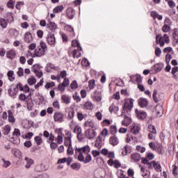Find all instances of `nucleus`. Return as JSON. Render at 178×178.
<instances>
[{"label": "nucleus", "instance_id": "obj_1", "mask_svg": "<svg viewBox=\"0 0 178 178\" xmlns=\"http://www.w3.org/2000/svg\"><path fill=\"white\" fill-rule=\"evenodd\" d=\"M47 49V44L44 41H40V45L35 49L34 54L28 51V54L31 56V58H41L45 55V50Z\"/></svg>", "mask_w": 178, "mask_h": 178}, {"label": "nucleus", "instance_id": "obj_2", "mask_svg": "<svg viewBox=\"0 0 178 178\" xmlns=\"http://www.w3.org/2000/svg\"><path fill=\"white\" fill-rule=\"evenodd\" d=\"M90 146L86 145L81 148H76L75 152L79 154V159L84 161V155L90 154Z\"/></svg>", "mask_w": 178, "mask_h": 178}, {"label": "nucleus", "instance_id": "obj_3", "mask_svg": "<svg viewBox=\"0 0 178 178\" xmlns=\"http://www.w3.org/2000/svg\"><path fill=\"white\" fill-rule=\"evenodd\" d=\"M134 104V99H129L127 100L122 107V113H127L128 115H130V112H131V110L133 109Z\"/></svg>", "mask_w": 178, "mask_h": 178}, {"label": "nucleus", "instance_id": "obj_4", "mask_svg": "<svg viewBox=\"0 0 178 178\" xmlns=\"http://www.w3.org/2000/svg\"><path fill=\"white\" fill-rule=\"evenodd\" d=\"M170 41L169 35L166 33H165L163 36H161V35H157L156 36V43L159 44L160 47H164L165 42H166V44H169Z\"/></svg>", "mask_w": 178, "mask_h": 178}, {"label": "nucleus", "instance_id": "obj_5", "mask_svg": "<svg viewBox=\"0 0 178 178\" xmlns=\"http://www.w3.org/2000/svg\"><path fill=\"white\" fill-rule=\"evenodd\" d=\"M47 42L51 47H55V44H56V39L55 38V35L49 33L47 34L46 37Z\"/></svg>", "mask_w": 178, "mask_h": 178}, {"label": "nucleus", "instance_id": "obj_6", "mask_svg": "<svg viewBox=\"0 0 178 178\" xmlns=\"http://www.w3.org/2000/svg\"><path fill=\"white\" fill-rule=\"evenodd\" d=\"M78 161L79 162H83V163H90L91 161H92V156H91V154H83V160L80 159V154L78 156Z\"/></svg>", "mask_w": 178, "mask_h": 178}, {"label": "nucleus", "instance_id": "obj_7", "mask_svg": "<svg viewBox=\"0 0 178 178\" xmlns=\"http://www.w3.org/2000/svg\"><path fill=\"white\" fill-rule=\"evenodd\" d=\"M47 29H48L51 33H55L58 29V24L54 22L49 21L47 24Z\"/></svg>", "mask_w": 178, "mask_h": 178}, {"label": "nucleus", "instance_id": "obj_8", "mask_svg": "<svg viewBox=\"0 0 178 178\" xmlns=\"http://www.w3.org/2000/svg\"><path fill=\"white\" fill-rule=\"evenodd\" d=\"M63 118H65V115L61 112H56L54 115V122H58V123L63 122Z\"/></svg>", "mask_w": 178, "mask_h": 178}, {"label": "nucleus", "instance_id": "obj_9", "mask_svg": "<svg viewBox=\"0 0 178 178\" xmlns=\"http://www.w3.org/2000/svg\"><path fill=\"white\" fill-rule=\"evenodd\" d=\"M104 140L105 139L102 140V137L101 136H99L95 140V147H96V148H98V149H100V148H102V146L105 144L104 142Z\"/></svg>", "mask_w": 178, "mask_h": 178}, {"label": "nucleus", "instance_id": "obj_10", "mask_svg": "<svg viewBox=\"0 0 178 178\" xmlns=\"http://www.w3.org/2000/svg\"><path fill=\"white\" fill-rule=\"evenodd\" d=\"M135 112L138 119L144 120V119L147 118V113L143 111H138V109H136Z\"/></svg>", "mask_w": 178, "mask_h": 178}, {"label": "nucleus", "instance_id": "obj_11", "mask_svg": "<svg viewBox=\"0 0 178 178\" xmlns=\"http://www.w3.org/2000/svg\"><path fill=\"white\" fill-rule=\"evenodd\" d=\"M152 165L156 172H162V167L161 166V163L156 162V161H151L149 163V165L152 166Z\"/></svg>", "mask_w": 178, "mask_h": 178}, {"label": "nucleus", "instance_id": "obj_12", "mask_svg": "<svg viewBox=\"0 0 178 178\" xmlns=\"http://www.w3.org/2000/svg\"><path fill=\"white\" fill-rule=\"evenodd\" d=\"M138 105L140 108H147L148 106V100L145 98L140 97L138 100Z\"/></svg>", "mask_w": 178, "mask_h": 178}, {"label": "nucleus", "instance_id": "obj_13", "mask_svg": "<svg viewBox=\"0 0 178 178\" xmlns=\"http://www.w3.org/2000/svg\"><path fill=\"white\" fill-rule=\"evenodd\" d=\"M24 42H26V44H31L33 42V35H31V33L26 32L24 34Z\"/></svg>", "mask_w": 178, "mask_h": 178}, {"label": "nucleus", "instance_id": "obj_14", "mask_svg": "<svg viewBox=\"0 0 178 178\" xmlns=\"http://www.w3.org/2000/svg\"><path fill=\"white\" fill-rule=\"evenodd\" d=\"M163 68V64L162 63H156L152 67V70H154V73H158L161 72V70H162Z\"/></svg>", "mask_w": 178, "mask_h": 178}, {"label": "nucleus", "instance_id": "obj_15", "mask_svg": "<svg viewBox=\"0 0 178 178\" xmlns=\"http://www.w3.org/2000/svg\"><path fill=\"white\" fill-rule=\"evenodd\" d=\"M24 161L26 162V169H30L32 165H34V160L33 159H31L30 157H25Z\"/></svg>", "mask_w": 178, "mask_h": 178}, {"label": "nucleus", "instance_id": "obj_16", "mask_svg": "<svg viewBox=\"0 0 178 178\" xmlns=\"http://www.w3.org/2000/svg\"><path fill=\"white\" fill-rule=\"evenodd\" d=\"M86 136L89 140L92 139L93 137L97 136V133L93 129H88L86 131Z\"/></svg>", "mask_w": 178, "mask_h": 178}, {"label": "nucleus", "instance_id": "obj_17", "mask_svg": "<svg viewBox=\"0 0 178 178\" xmlns=\"http://www.w3.org/2000/svg\"><path fill=\"white\" fill-rule=\"evenodd\" d=\"M76 15V10L72 8H68L67 9V16L69 19H73Z\"/></svg>", "mask_w": 178, "mask_h": 178}, {"label": "nucleus", "instance_id": "obj_18", "mask_svg": "<svg viewBox=\"0 0 178 178\" xmlns=\"http://www.w3.org/2000/svg\"><path fill=\"white\" fill-rule=\"evenodd\" d=\"M109 143L113 147H115L119 144V138L116 136H111L109 139Z\"/></svg>", "mask_w": 178, "mask_h": 178}, {"label": "nucleus", "instance_id": "obj_19", "mask_svg": "<svg viewBox=\"0 0 178 178\" xmlns=\"http://www.w3.org/2000/svg\"><path fill=\"white\" fill-rule=\"evenodd\" d=\"M134 80H136V83H138V84H140L142 79H141V76L140 75H132L130 76V81H131L132 83H134Z\"/></svg>", "mask_w": 178, "mask_h": 178}, {"label": "nucleus", "instance_id": "obj_20", "mask_svg": "<svg viewBox=\"0 0 178 178\" xmlns=\"http://www.w3.org/2000/svg\"><path fill=\"white\" fill-rule=\"evenodd\" d=\"M61 99L63 104H66L67 105H69V104H70V101L72 100V97L67 95H63L61 96Z\"/></svg>", "mask_w": 178, "mask_h": 178}, {"label": "nucleus", "instance_id": "obj_21", "mask_svg": "<svg viewBox=\"0 0 178 178\" xmlns=\"http://www.w3.org/2000/svg\"><path fill=\"white\" fill-rule=\"evenodd\" d=\"M131 159H132V161H134L135 162H139V161L141 160V154H140V153H133L131 155Z\"/></svg>", "mask_w": 178, "mask_h": 178}, {"label": "nucleus", "instance_id": "obj_22", "mask_svg": "<svg viewBox=\"0 0 178 178\" xmlns=\"http://www.w3.org/2000/svg\"><path fill=\"white\" fill-rule=\"evenodd\" d=\"M6 56L8 59H15V56H16V51L13 49H10L7 51Z\"/></svg>", "mask_w": 178, "mask_h": 178}, {"label": "nucleus", "instance_id": "obj_23", "mask_svg": "<svg viewBox=\"0 0 178 178\" xmlns=\"http://www.w3.org/2000/svg\"><path fill=\"white\" fill-rule=\"evenodd\" d=\"M8 122L10 123H15L16 122V119L13 116V113L12 112V111L8 110Z\"/></svg>", "mask_w": 178, "mask_h": 178}, {"label": "nucleus", "instance_id": "obj_24", "mask_svg": "<svg viewBox=\"0 0 178 178\" xmlns=\"http://www.w3.org/2000/svg\"><path fill=\"white\" fill-rule=\"evenodd\" d=\"M83 109L92 111V109H94V104L91 102H86L83 105Z\"/></svg>", "mask_w": 178, "mask_h": 178}, {"label": "nucleus", "instance_id": "obj_25", "mask_svg": "<svg viewBox=\"0 0 178 178\" xmlns=\"http://www.w3.org/2000/svg\"><path fill=\"white\" fill-rule=\"evenodd\" d=\"M58 67L55 66V65L52 64V63H49L47 64V72H48L49 73H51V70H58Z\"/></svg>", "mask_w": 178, "mask_h": 178}, {"label": "nucleus", "instance_id": "obj_26", "mask_svg": "<svg viewBox=\"0 0 178 178\" xmlns=\"http://www.w3.org/2000/svg\"><path fill=\"white\" fill-rule=\"evenodd\" d=\"M131 123V118L127 116H124V120L122 121V126H129Z\"/></svg>", "mask_w": 178, "mask_h": 178}, {"label": "nucleus", "instance_id": "obj_27", "mask_svg": "<svg viewBox=\"0 0 178 178\" xmlns=\"http://www.w3.org/2000/svg\"><path fill=\"white\" fill-rule=\"evenodd\" d=\"M71 169L73 170H80V168H81V164L80 163H73L70 165Z\"/></svg>", "mask_w": 178, "mask_h": 178}, {"label": "nucleus", "instance_id": "obj_28", "mask_svg": "<svg viewBox=\"0 0 178 178\" xmlns=\"http://www.w3.org/2000/svg\"><path fill=\"white\" fill-rule=\"evenodd\" d=\"M8 94L10 97H13L15 98L16 95H17V89L16 88L8 89Z\"/></svg>", "mask_w": 178, "mask_h": 178}, {"label": "nucleus", "instance_id": "obj_29", "mask_svg": "<svg viewBox=\"0 0 178 178\" xmlns=\"http://www.w3.org/2000/svg\"><path fill=\"white\" fill-rule=\"evenodd\" d=\"M64 145L65 147H72V138L65 137L64 140Z\"/></svg>", "mask_w": 178, "mask_h": 178}, {"label": "nucleus", "instance_id": "obj_30", "mask_svg": "<svg viewBox=\"0 0 178 178\" xmlns=\"http://www.w3.org/2000/svg\"><path fill=\"white\" fill-rule=\"evenodd\" d=\"M127 154H130V146L125 145L122 149V155H123V156H126Z\"/></svg>", "mask_w": 178, "mask_h": 178}, {"label": "nucleus", "instance_id": "obj_31", "mask_svg": "<svg viewBox=\"0 0 178 178\" xmlns=\"http://www.w3.org/2000/svg\"><path fill=\"white\" fill-rule=\"evenodd\" d=\"M109 111H110L111 113H115V114H117L118 112L119 111V107L116 106L115 105H111L109 107Z\"/></svg>", "mask_w": 178, "mask_h": 178}, {"label": "nucleus", "instance_id": "obj_32", "mask_svg": "<svg viewBox=\"0 0 178 178\" xmlns=\"http://www.w3.org/2000/svg\"><path fill=\"white\" fill-rule=\"evenodd\" d=\"M64 30H65V31H68V33H71L72 35H74V29L73 27H72V26L65 25Z\"/></svg>", "mask_w": 178, "mask_h": 178}, {"label": "nucleus", "instance_id": "obj_33", "mask_svg": "<svg viewBox=\"0 0 178 178\" xmlns=\"http://www.w3.org/2000/svg\"><path fill=\"white\" fill-rule=\"evenodd\" d=\"M0 26L2 29H6L8 27V21L4 18H0Z\"/></svg>", "mask_w": 178, "mask_h": 178}, {"label": "nucleus", "instance_id": "obj_34", "mask_svg": "<svg viewBox=\"0 0 178 178\" xmlns=\"http://www.w3.org/2000/svg\"><path fill=\"white\" fill-rule=\"evenodd\" d=\"M140 131V127L137 125H134L131 127V132L133 133V134H138Z\"/></svg>", "mask_w": 178, "mask_h": 178}, {"label": "nucleus", "instance_id": "obj_35", "mask_svg": "<svg viewBox=\"0 0 178 178\" xmlns=\"http://www.w3.org/2000/svg\"><path fill=\"white\" fill-rule=\"evenodd\" d=\"M72 45L74 47H77L78 51H83V48L80 46V43L77 40H72Z\"/></svg>", "mask_w": 178, "mask_h": 178}, {"label": "nucleus", "instance_id": "obj_36", "mask_svg": "<svg viewBox=\"0 0 178 178\" xmlns=\"http://www.w3.org/2000/svg\"><path fill=\"white\" fill-rule=\"evenodd\" d=\"M3 133L4 136H8V134H9L10 133V126L6 125L3 128Z\"/></svg>", "mask_w": 178, "mask_h": 178}, {"label": "nucleus", "instance_id": "obj_37", "mask_svg": "<svg viewBox=\"0 0 178 178\" xmlns=\"http://www.w3.org/2000/svg\"><path fill=\"white\" fill-rule=\"evenodd\" d=\"M156 111L157 116H159V118H161V116L163 115V108H162V106H157L156 108Z\"/></svg>", "mask_w": 178, "mask_h": 178}, {"label": "nucleus", "instance_id": "obj_38", "mask_svg": "<svg viewBox=\"0 0 178 178\" xmlns=\"http://www.w3.org/2000/svg\"><path fill=\"white\" fill-rule=\"evenodd\" d=\"M147 130L149 131V133H154V134H156V129L155 128V126L152 124L148 126Z\"/></svg>", "mask_w": 178, "mask_h": 178}, {"label": "nucleus", "instance_id": "obj_39", "mask_svg": "<svg viewBox=\"0 0 178 178\" xmlns=\"http://www.w3.org/2000/svg\"><path fill=\"white\" fill-rule=\"evenodd\" d=\"M88 87L90 90H94L95 88V80L92 79L88 81Z\"/></svg>", "mask_w": 178, "mask_h": 178}, {"label": "nucleus", "instance_id": "obj_40", "mask_svg": "<svg viewBox=\"0 0 178 178\" xmlns=\"http://www.w3.org/2000/svg\"><path fill=\"white\" fill-rule=\"evenodd\" d=\"M15 74V72L12 70L8 71L7 76L10 80V81H14L15 77H13V75Z\"/></svg>", "mask_w": 178, "mask_h": 178}, {"label": "nucleus", "instance_id": "obj_41", "mask_svg": "<svg viewBox=\"0 0 178 178\" xmlns=\"http://www.w3.org/2000/svg\"><path fill=\"white\" fill-rule=\"evenodd\" d=\"M110 131L113 136H115V134L118 133V128H116V125H111L110 127Z\"/></svg>", "mask_w": 178, "mask_h": 178}, {"label": "nucleus", "instance_id": "obj_42", "mask_svg": "<svg viewBox=\"0 0 178 178\" xmlns=\"http://www.w3.org/2000/svg\"><path fill=\"white\" fill-rule=\"evenodd\" d=\"M52 141H56V137L54 136V134H50L49 136L48 137V139L47 140V143H51Z\"/></svg>", "mask_w": 178, "mask_h": 178}, {"label": "nucleus", "instance_id": "obj_43", "mask_svg": "<svg viewBox=\"0 0 178 178\" xmlns=\"http://www.w3.org/2000/svg\"><path fill=\"white\" fill-rule=\"evenodd\" d=\"M62 10H63V6H58L53 10V12L54 13H60Z\"/></svg>", "mask_w": 178, "mask_h": 178}, {"label": "nucleus", "instance_id": "obj_44", "mask_svg": "<svg viewBox=\"0 0 178 178\" xmlns=\"http://www.w3.org/2000/svg\"><path fill=\"white\" fill-rule=\"evenodd\" d=\"M41 70V67H40V65L38 64H35L32 66V72L35 73L36 72H39Z\"/></svg>", "mask_w": 178, "mask_h": 178}, {"label": "nucleus", "instance_id": "obj_45", "mask_svg": "<svg viewBox=\"0 0 178 178\" xmlns=\"http://www.w3.org/2000/svg\"><path fill=\"white\" fill-rule=\"evenodd\" d=\"M34 140L37 145H41L42 144V138L40 136H35Z\"/></svg>", "mask_w": 178, "mask_h": 178}, {"label": "nucleus", "instance_id": "obj_46", "mask_svg": "<svg viewBox=\"0 0 178 178\" xmlns=\"http://www.w3.org/2000/svg\"><path fill=\"white\" fill-rule=\"evenodd\" d=\"M14 156H16V158H20L22 155V152L17 149H14Z\"/></svg>", "mask_w": 178, "mask_h": 178}, {"label": "nucleus", "instance_id": "obj_47", "mask_svg": "<svg viewBox=\"0 0 178 178\" xmlns=\"http://www.w3.org/2000/svg\"><path fill=\"white\" fill-rule=\"evenodd\" d=\"M165 2H168V6L171 8V9H173L176 6V3L173 1L172 0H165Z\"/></svg>", "mask_w": 178, "mask_h": 178}, {"label": "nucleus", "instance_id": "obj_48", "mask_svg": "<svg viewBox=\"0 0 178 178\" xmlns=\"http://www.w3.org/2000/svg\"><path fill=\"white\" fill-rule=\"evenodd\" d=\"M156 94H158V90L156 89H154L153 90V99H154V102H156V104H157V102H159V100L158 99V97H156Z\"/></svg>", "mask_w": 178, "mask_h": 178}, {"label": "nucleus", "instance_id": "obj_49", "mask_svg": "<svg viewBox=\"0 0 178 178\" xmlns=\"http://www.w3.org/2000/svg\"><path fill=\"white\" fill-rule=\"evenodd\" d=\"M44 166V164L40 163L35 166V172H42L44 170V168L42 167Z\"/></svg>", "mask_w": 178, "mask_h": 178}, {"label": "nucleus", "instance_id": "obj_50", "mask_svg": "<svg viewBox=\"0 0 178 178\" xmlns=\"http://www.w3.org/2000/svg\"><path fill=\"white\" fill-rule=\"evenodd\" d=\"M15 1L13 0H9L7 3L8 8H10V9H13L15 8Z\"/></svg>", "mask_w": 178, "mask_h": 178}, {"label": "nucleus", "instance_id": "obj_51", "mask_svg": "<svg viewBox=\"0 0 178 178\" xmlns=\"http://www.w3.org/2000/svg\"><path fill=\"white\" fill-rule=\"evenodd\" d=\"M67 150V155H73L74 154V149H73V147L71 146H68Z\"/></svg>", "mask_w": 178, "mask_h": 178}, {"label": "nucleus", "instance_id": "obj_52", "mask_svg": "<svg viewBox=\"0 0 178 178\" xmlns=\"http://www.w3.org/2000/svg\"><path fill=\"white\" fill-rule=\"evenodd\" d=\"M81 65L87 67V66H90V61L87 58H83L81 61Z\"/></svg>", "mask_w": 178, "mask_h": 178}, {"label": "nucleus", "instance_id": "obj_53", "mask_svg": "<svg viewBox=\"0 0 178 178\" xmlns=\"http://www.w3.org/2000/svg\"><path fill=\"white\" fill-rule=\"evenodd\" d=\"M79 87V84L77 83V81H73L70 84V88L72 90H74Z\"/></svg>", "mask_w": 178, "mask_h": 178}, {"label": "nucleus", "instance_id": "obj_54", "mask_svg": "<svg viewBox=\"0 0 178 178\" xmlns=\"http://www.w3.org/2000/svg\"><path fill=\"white\" fill-rule=\"evenodd\" d=\"M17 74L19 76V77H23L24 74V70H23L22 67H19Z\"/></svg>", "mask_w": 178, "mask_h": 178}, {"label": "nucleus", "instance_id": "obj_55", "mask_svg": "<svg viewBox=\"0 0 178 178\" xmlns=\"http://www.w3.org/2000/svg\"><path fill=\"white\" fill-rule=\"evenodd\" d=\"M3 161V168H9V165L11 164L10 162L5 159H2Z\"/></svg>", "mask_w": 178, "mask_h": 178}, {"label": "nucleus", "instance_id": "obj_56", "mask_svg": "<svg viewBox=\"0 0 178 178\" xmlns=\"http://www.w3.org/2000/svg\"><path fill=\"white\" fill-rule=\"evenodd\" d=\"M163 33H169L170 31V26L164 24L162 27Z\"/></svg>", "mask_w": 178, "mask_h": 178}, {"label": "nucleus", "instance_id": "obj_57", "mask_svg": "<svg viewBox=\"0 0 178 178\" xmlns=\"http://www.w3.org/2000/svg\"><path fill=\"white\" fill-rule=\"evenodd\" d=\"M45 88H52V87H55V82H47L46 85L44 86Z\"/></svg>", "mask_w": 178, "mask_h": 178}, {"label": "nucleus", "instance_id": "obj_58", "mask_svg": "<svg viewBox=\"0 0 178 178\" xmlns=\"http://www.w3.org/2000/svg\"><path fill=\"white\" fill-rule=\"evenodd\" d=\"M136 151H138V152H141V154H144V152L145 151V147L138 145L136 146Z\"/></svg>", "mask_w": 178, "mask_h": 178}, {"label": "nucleus", "instance_id": "obj_59", "mask_svg": "<svg viewBox=\"0 0 178 178\" xmlns=\"http://www.w3.org/2000/svg\"><path fill=\"white\" fill-rule=\"evenodd\" d=\"M72 98L74 101H76V102H80V101H81V98L79 97V95H77V93L73 95Z\"/></svg>", "mask_w": 178, "mask_h": 178}, {"label": "nucleus", "instance_id": "obj_60", "mask_svg": "<svg viewBox=\"0 0 178 178\" xmlns=\"http://www.w3.org/2000/svg\"><path fill=\"white\" fill-rule=\"evenodd\" d=\"M73 118H74V110L69 111L67 115V119H70V120H72Z\"/></svg>", "mask_w": 178, "mask_h": 178}, {"label": "nucleus", "instance_id": "obj_61", "mask_svg": "<svg viewBox=\"0 0 178 178\" xmlns=\"http://www.w3.org/2000/svg\"><path fill=\"white\" fill-rule=\"evenodd\" d=\"M81 131H82V130H81V127L76 125V126L74 127V133H76V134H81Z\"/></svg>", "mask_w": 178, "mask_h": 178}, {"label": "nucleus", "instance_id": "obj_62", "mask_svg": "<svg viewBox=\"0 0 178 178\" xmlns=\"http://www.w3.org/2000/svg\"><path fill=\"white\" fill-rule=\"evenodd\" d=\"M53 106L54 108H55V109H60V104L59 103V101L54 102Z\"/></svg>", "mask_w": 178, "mask_h": 178}, {"label": "nucleus", "instance_id": "obj_63", "mask_svg": "<svg viewBox=\"0 0 178 178\" xmlns=\"http://www.w3.org/2000/svg\"><path fill=\"white\" fill-rule=\"evenodd\" d=\"M20 135H21L20 130L19 129H15L13 133V136H16V137H19L20 136Z\"/></svg>", "mask_w": 178, "mask_h": 178}, {"label": "nucleus", "instance_id": "obj_64", "mask_svg": "<svg viewBox=\"0 0 178 178\" xmlns=\"http://www.w3.org/2000/svg\"><path fill=\"white\" fill-rule=\"evenodd\" d=\"M164 24L170 26V25L172 24V20H170L168 17H166L164 21Z\"/></svg>", "mask_w": 178, "mask_h": 178}]
</instances>
